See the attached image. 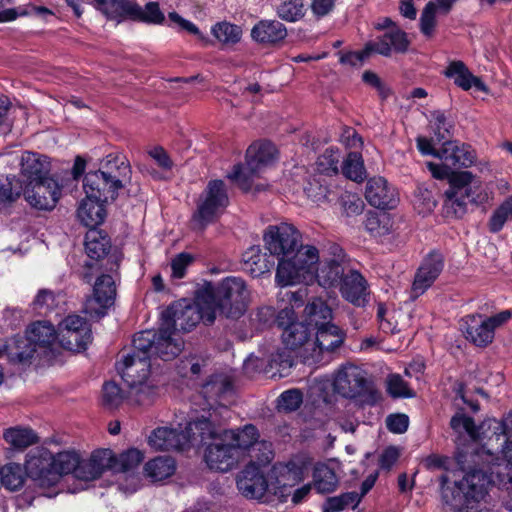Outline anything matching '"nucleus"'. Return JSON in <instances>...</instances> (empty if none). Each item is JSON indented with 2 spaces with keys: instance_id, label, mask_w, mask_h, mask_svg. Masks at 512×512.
I'll return each instance as SVG.
<instances>
[{
  "instance_id": "obj_1",
  "label": "nucleus",
  "mask_w": 512,
  "mask_h": 512,
  "mask_svg": "<svg viewBox=\"0 0 512 512\" xmlns=\"http://www.w3.org/2000/svg\"><path fill=\"white\" fill-rule=\"evenodd\" d=\"M263 241L266 250L278 259L275 279L280 286L297 284L299 277L311 271L312 265L318 261V249L303 246L301 234L292 224L269 225L264 231Z\"/></svg>"
},
{
  "instance_id": "obj_2",
  "label": "nucleus",
  "mask_w": 512,
  "mask_h": 512,
  "mask_svg": "<svg viewBox=\"0 0 512 512\" xmlns=\"http://www.w3.org/2000/svg\"><path fill=\"white\" fill-rule=\"evenodd\" d=\"M233 394L234 384L229 376L222 373L210 375L200 389L204 414L187 422L189 437L195 438L194 434H200L201 439L215 436L220 431L217 426L226 425L231 417L229 404Z\"/></svg>"
},
{
  "instance_id": "obj_3",
  "label": "nucleus",
  "mask_w": 512,
  "mask_h": 512,
  "mask_svg": "<svg viewBox=\"0 0 512 512\" xmlns=\"http://www.w3.org/2000/svg\"><path fill=\"white\" fill-rule=\"evenodd\" d=\"M156 340L157 330L136 333L132 340V352L124 355L122 361L116 364L122 380L130 389L135 390L139 403L152 400L156 394V387L147 384Z\"/></svg>"
},
{
  "instance_id": "obj_4",
  "label": "nucleus",
  "mask_w": 512,
  "mask_h": 512,
  "mask_svg": "<svg viewBox=\"0 0 512 512\" xmlns=\"http://www.w3.org/2000/svg\"><path fill=\"white\" fill-rule=\"evenodd\" d=\"M201 303L209 311L208 319L215 322L217 315L237 320L247 310V286L241 277L228 276L216 285L206 281L200 287Z\"/></svg>"
},
{
  "instance_id": "obj_5",
  "label": "nucleus",
  "mask_w": 512,
  "mask_h": 512,
  "mask_svg": "<svg viewBox=\"0 0 512 512\" xmlns=\"http://www.w3.org/2000/svg\"><path fill=\"white\" fill-rule=\"evenodd\" d=\"M131 178L129 162L120 156L108 155L101 168L84 175L83 189L87 197L104 203L113 202L118 191L124 187L123 181Z\"/></svg>"
},
{
  "instance_id": "obj_6",
  "label": "nucleus",
  "mask_w": 512,
  "mask_h": 512,
  "mask_svg": "<svg viewBox=\"0 0 512 512\" xmlns=\"http://www.w3.org/2000/svg\"><path fill=\"white\" fill-rule=\"evenodd\" d=\"M58 339V332L50 321H36L25 335L0 338V358L12 364H30L37 347L49 348Z\"/></svg>"
},
{
  "instance_id": "obj_7",
  "label": "nucleus",
  "mask_w": 512,
  "mask_h": 512,
  "mask_svg": "<svg viewBox=\"0 0 512 512\" xmlns=\"http://www.w3.org/2000/svg\"><path fill=\"white\" fill-rule=\"evenodd\" d=\"M289 306L281 309L274 319V324L282 330L281 338L284 346L290 350H297L302 346H311L313 331L302 319L298 320L295 308L303 305V294L301 291L287 294Z\"/></svg>"
},
{
  "instance_id": "obj_8",
  "label": "nucleus",
  "mask_w": 512,
  "mask_h": 512,
  "mask_svg": "<svg viewBox=\"0 0 512 512\" xmlns=\"http://www.w3.org/2000/svg\"><path fill=\"white\" fill-rule=\"evenodd\" d=\"M229 204L225 182L221 179H212L199 197L191 222L195 228L205 230L220 219Z\"/></svg>"
},
{
  "instance_id": "obj_9",
  "label": "nucleus",
  "mask_w": 512,
  "mask_h": 512,
  "mask_svg": "<svg viewBox=\"0 0 512 512\" xmlns=\"http://www.w3.org/2000/svg\"><path fill=\"white\" fill-rule=\"evenodd\" d=\"M512 317V310H503L495 315L484 317L482 314H469L461 320V332L464 338L476 347L485 348L495 337V330Z\"/></svg>"
},
{
  "instance_id": "obj_10",
  "label": "nucleus",
  "mask_w": 512,
  "mask_h": 512,
  "mask_svg": "<svg viewBox=\"0 0 512 512\" xmlns=\"http://www.w3.org/2000/svg\"><path fill=\"white\" fill-rule=\"evenodd\" d=\"M335 392L347 399H357L368 396V403L376 401V391L373 383L368 380L365 372L356 366L339 370L333 382Z\"/></svg>"
},
{
  "instance_id": "obj_11",
  "label": "nucleus",
  "mask_w": 512,
  "mask_h": 512,
  "mask_svg": "<svg viewBox=\"0 0 512 512\" xmlns=\"http://www.w3.org/2000/svg\"><path fill=\"white\" fill-rule=\"evenodd\" d=\"M92 339L91 324L79 315H68L59 323L58 340L65 350L85 351Z\"/></svg>"
},
{
  "instance_id": "obj_12",
  "label": "nucleus",
  "mask_w": 512,
  "mask_h": 512,
  "mask_svg": "<svg viewBox=\"0 0 512 512\" xmlns=\"http://www.w3.org/2000/svg\"><path fill=\"white\" fill-rule=\"evenodd\" d=\"M200 287L195 291L194 303H186V300L170 304L164 310H170V318L174 323L175 330L178 328L184 332L191 331L199 322L206 326L214 324L208 319L209 311L201 303Z\"/></svg>"
},
{
  "instance_id": "obj_13",
  "label": "nucleus",
  "mask_w": 512,
  "mask_h": 512,
  "mask_svg": "<svg viewBox=\"0 0 512 512\" xmlns=\"http://www.w3.org/2000/svg\"><path fill=\"white\" fill-rule=\"evenodd\" d=\"M221 430V426H217ZM207 439L214 440L210 443L204 453V460L211 470L219 472H228L232 470L238 463L239 454L230 443H226V439L219 431L215 436H207L201 444H204ZM196 443L195 445H199Z\"/></svg>"
},
{
  "instance_id": "obj_14",
  "label": "nucleus",
  "mask_w": 512,
  "mask_h": 512,
  "mask_svg": "<svg viewBox=\"0 0 512 512\" xmlns=\"http://www.w3.org/2000/svg\"><path fill=\"white\" fill-rule=\"evenodd\" d=\"M170 310H163L159 318L157 340L154 346V358L163 361L174 360L183 350L184 341L176 335L174 323L170 318Z\"/></svg>"
},
{
  "instance_id": "obj_15",
  "label": "nucleus",
  "mask_w": 512,
  "mask_h": 512,
  "mask_svg": "<svg viewBox=\"0 0 512 512\" xmlns=\"http://www.w3.org/2000/svg\"><path fill=\"white\" fill-rule=\"evenodd\" d=\"M309 462L302 457H294L285 463H277L273 466L275 476V489L273 494L278 495L281 502L286 501L285 490L298 485L305 479L308 472Z\"/></svg>"
},
{
  "instance_id": "obj_16",
  "label": "nucleus",
  "mask_w": 512,
  "mask_h": 512,
  "mask_svg": "<svg viewBox=\"0 0 512 512\" xmlns=\"http://www.w3.org/2000/svg\"><path fill=\"white\" fill-rule=\"evenodd\" d=\"M116 285L109 274L99 275L93 285L92 295L85 302V311L91 318L100 319L107 315L109 308L114 304Z\"/></svg>"
},
{
  "instance_id": "obj_17",
  "label": "nucleus",
  "mask_w": 512,
  "mask_h": 512,
  "mask_svg": "<svg viewBox=\"0 0 512 512\" xmlns=\"http://www.w3.org/2000/svg\"><path fill=\"white\" fill-rule=\"evenodd\" d=\"M61 196V186L56 178L50 176L24 186V198L28 204L38 210H52Z\"/></svg>"
},
{
  "instance_id": "obj_18",
  "label": "nucleus",
  "mask_w": 512,
  "mask_h": 512,
  "mask_svg": "<svg viewBox=\"0 0 512 512\" xmlns=\"http://www.w3.org/2000/svg\"><path fill=\"white\" fill-rule=\"evenodd\" d=\"M236 486L245 498L264 500L273 484L268 483L260 465L250 462L237 475Z\"/></svg>"
},
{
  "instance_id": "obj_19",
  "label": "nucleus",
  "mask_w": 512,
  "mask_h": 512,
  "mask_svg": "<svg viewBox=\"0 0 512 512\" xmlns=\"http://www.w3.org/2000/svg\"><path fill=\"white\" fill-rule=\"evenodd\" d=\"M24 468L28 477L39 482L40 486H54L55 475L53 453L45 447H36L26 456Z\"/></svg>"
},
{
  "instance_id": "obj_20",
  "label": "nucleus",
  "mask_w": 512,
  "mask_h": 512,
  "mask_svg": "<svg viewBox=\"0 0 512 512\" xmlns=\"http://www.w3.org/2000/svg\"><path fill=\"white\" fill-rule=\"evenodd\" d=\"M346 336V331L334 324L333 321L326 326L318 327V330L313 332L311 343L312 353L310 358L312 363H319L321 361L320 356L325 352H335L344 344Z\"/></svg>"
},
{
  "instance_id": "obj_21",
  "label": "nucleus",
  "mask_w": 512,
  "mask_h": 512,
  "mask_svg": "<svg viewBox=\"0 0 512 512\" xmlns=\"http://www.w3.org/2000/svg\"><path fill=\"white\" fill-rule=\"evenodd\" d=\"M444 268V256L439 250L430 251L423 259L412 283L413 298L421 296L430 288Z\"/></svg>"
},
{
  "instance_id": "obj_22",
  "label": "nucleus",
  "mask_w": 512,
  "mask_h": 512,
  "mask_svg": "<svg viewBox=\"0 0 512 512\" xmlns=\"http://www.w3.org/2000/svg\"><path fill=\"white\" fill-rule=\"evenodd\" d=\"M443 208L447 216L457 219L462 218L467 213V204L482 205L487 202L488 195L479 184L478 187L468 188L466 192H444Z\"/></svg>"
},
{
  "instance_id": "obj_23",
  "label": "nucleus",
  "mask_w": 512,
  "mask_h": 512,
  "mask_svg": "<svg viewBox=\"0 0 512 512\" xmlns=\"http://www.w3.org/2000/svg\"><path fill=\"white\" fill-rule=\"evenodd\" d=\"M365 198L371 206L383 211L396 208L399 202L397 189L381 176L368 180Z\"/></svg>"
},
{
  "instance_id": "obj_24",
  "label": "nucleus",
  "mask_w": 512,
  "mask_h": 512,
  "mask_svg": "<svg viewBox=\"0 0 512 512\" xmlns=\"http://www.w3.org/2000/svg\"><path fill=\"white\" fill-rule=\"evenodd\" d=\"M302 189L306 197L316 204H331L338 199V189L331 178L321 173L308 174L303 178Z\"/></svg>"
},
{
  "instance_id": "obj_25",
  "label": "nucleus",
  "mask_w": 512,
  "mask_h": 512,
  "mask_svg": "<svg viewBox=\"0 0 512 512\" xmlns=\"http://www.w3.org/2000/svg\"><path fill=\"white\" fill-rule=\"evenodd\" d=\"M310 270L299 277L297 284L316 279L318 284L324 288H335L339 286L346 274L343 264L336 259L318 260Z\"/></svg>"
},
{
  "instance_id": "obj_26",
  "label": "nucleus",
  "mask_w": 512,
  "mask_h": 512,
  "mask_svg": "<svg viewBox=\"0 0 512 512\" xmlns=\"http://www.w3.org/2000/svg\"><path fill=\"white\" fill-rule=\"evenodd\" d=\"M195 438L189 437L187 426L181 432L168 427H158L154 429L148 437V444L160 451H169L172 449H180L183 444L202 443L205 438L201 439L200 434H194Z\"/></svg>"
},
{
  "instance_id": "obj_27",
  "label": "nucleus",
  "mask_w": 512,
  "mask_h": 512,
  "mask_svg": "<svg viewBox=\"0 0 512 512\" xmlns=\"http://www.w3.org/2000/svg\"><path fill=\"white\" fill-rule=\"evenodd\" d=\"M367 43L372 49V53L390 57L393 53L405 54L409 49L411 41L403 29L395 27V29L387 30L375 40L368 41Z\"/></svg>"
},
{
  "instance_id": "obj_28",
  "label": "nucleus",
  "mask_w": 512,
  "mask_h": 512,
  "mask_svg": "<svg viewBox=\"0 0 512 512\" xmlns=\"http://www.w3.org/2000/svg\"><path fill=\"white\" fill-rule=\"evenodd\" d=\"M342 297L357 307H364L368 302V283L363 275L350 269L339 284Z\"/></svg>"
},
{
  "instance_id": "obj_29",
  "label": "nucleus",
  "mask_w": 512,
  "mask_h": 512,
  "mask_svg": "<svg viewBox=\"0 0 512 512\" xmlns=\"http://www.w3.org/2000/svg\"><path fill=\"white\" fill-rule=\"evenodd\" d=\"M96 9L108 20L122 23L135 21L138 3L136 0H95Z\"/></svg>"
},
{
  "instance_id": "obj_30",
  "label": "nucleus",
  "mask_w": 512,
  "mask_h": 512,
  "mask_svg": "<svg viewBox=\"0 0 512 512\" xmlns=\"http://www.w3.org/2000/svg\"><path fill=\"white\" fill-rule=\"evenodd\" d=\"M287 37L286 26L277 20H260L251 30V38L262 45L277 46Z\"/></svg>"
},
{
  "instance_id": "obj_31",
  "label": "nucleus",
  "mask_w": 512,
  "mask_h": 512,
  "mask_svg": "<svg viewBox=\"0 0 512 512\" xmlns=\"http://www.w3.org/2000/svg\"><path fill=\"white\" fill-rule=\"evenodd\" d=\"M443 74L446 78L453 79L454 84L464 91H468L472 87L480 92L488 91V87L483 80L473 75L463 61H451L443 71Z\"/></svg>"
},
{
  "instance_id": "obj_32",
  "label": "nucleus",
  "mask_w": 512,
  "mask_h": 512,
  "mask_svg": "<svg viewBox=\"0 0 512 512\" xmlns=\"http://www.w3.org/2000/svg\"><path fill=\"white\" fill-rule=\"evenodd\" d=\"M440 154L442 161L457 168L471 167L476 161V153L472 146L457 141L444 142Z\"/></svg>"
},
{
  "instance_id": "obj_33",
  "label": "nucleus",
  "mask_w": 512,
  "mask_h": 512,
  "mask_svg": "<svg viewBox=\"0 0 512 512\" xmlns=\"http://www.w3.org/2000/svg\"><path fill=\"white\" fill-rule=\"evenodd\" d=\"M21 176L23 185H31L36 181L50 177V167L46 158H42L39 154L26 152L22 156Z\"/></svg>"
},
{
  "instance_id": "obj_34",
  "label": "nucleus",
  "mask_w": 512,
  "mask_h": 512,
  "mask_svg": "<svg viewBox=\"0 0 512 512\" xmlns=\"http://www.w3.org/2000/svg\"><path fill=\"white\" fill-rule=\"evenodd\" d=\"M275 145L268 141H259L251 144L246 151V165L250 174L257 173L263 166L270 164L276 156Z\"/></svg>"
},
{
  "instance_id": "obj_35",
  "label": "nucleus",
  "mask_w": 512,
  "mask_h": 512,
  "mask_svg": "<svg viewBox=\"0 0 512 512\" xmlns=\"http://www.w3.org/2000/svg\"><path fill=\"white\" fill-rule=\"evenodd\" d=\"M275 265L273 256L262 252L260 246L249 247L242 255V268L252 277H260Z\"/></svg>"
},
{
  "instance_id": "obj_36",
  "label": "nucleus",
  "mask_w": 512,
  "mask_h": 512,
  "mask_svg": "<svg viewBox=\"0 0 512 512\" xmlns=\"http://www.w3.org/2000/svg\"><path fill=\"white\" fill-rule=\"evenodd\" d=\"M302 319L314 332L333 321V310L325 300L315 297L306 304Z\"/></svg>"
},
{
  "instance_id": "obj_37",
  "label": "nucleus",
  "mask_w": 512,
  "mask_h": 512,
  "mask_svg": "<svg viewBox=\"0 0 512 512\" xmlns=\"http://www.w3.org/2000/svg\"><path fill=\"white\" fill-rule=\"evenodd\" d=\"M106 204L96 199L85 197L77 209V216L81 223L91 229L101 225L107 216Z\"/></svg>"
},
{
  "instance_id": "obj_38",
  "label": "nucleus",
  "mask_w": 512,
  "mask_h": 512,
  "mask_svg": "<svg viewBox=\"0 0 512 512\" xmlns=\"http://www.w3.org/2000/svg\"><path fill=\"white\" fill-rule=\"evenodd\" d=\"M221 426V433L224 438L231 440L229 442L240 455L241 451H246L258 442L260 437L257 427L253 424H246L242 429L229 430Z\"/></svg>"
},
{
  "instance_id": "obj_39",
  "label": "nucleus",
  "mask_w": 512,
  "mask_h": 512,
  "mask_svg": "<svg viewBox=\"0 0 512 512\" xmlns=\"http://www.w3.org/2000/svg\"><path fill=\"white\" fill-rule=\"evenodd\" d=\"M85 249L91 259H103L111 249L110 238L101 230L91 229L85 236Z\"/></svg>"
},
{
  "instance_id": "obj_40",
  "label": "nucleus",
  "mask_w": 512,
  "mask_h": 512,
  "mask_svg": "<svg viewBox=\"0 0 512 512\" xmlns=\"http://www.w3.org/2000/svg\"><path fill=\"white\" fill-rule=\"evenodd\" d=\"M339 479L334 471L326 463L319 462L313 469V485L318 493H332L338 487Z\"/></svg>"
},
{
  "instance_id": "obj_41",
  "label": "nucleus",
  "mask_w": 512,
  "mask_h": 512,
  "mask_svg": "<svg viewBox=\"0 0 512 512\" xmlns=\"http://www.w3.org/2000/svg\"><path fill=\"white\" fill-rule=\"evenodd\" d=\"M26 471L20 464L9 462L2 465L0 471V488L4 487L9 491L20 490L26 479Z\"/></svg>"
},
{
  "instance_id": "obj_42",
  "label": "nucleus",
  "mask_w": 512,
  "mask_h": 512,
  "mask_svg": "<svg viewBox=\"0 0 512 512\" xmlns=\"http://www.w3.org/2000/svg\"><path fill=\"white\" fill-rule=\"evenodd\" d=\"M3 438L17 450H24L39 442L38 435L29 427H10L4 431Z\"/></svg>"
},
{
  "instance_id": "obj_43",
  "label": "nucleus",
  "mask_w": 512,
  "mask_h": 512,
  "mask_svg": "<svg viewBox=\"0 0 512 512\" xmlns=\"http://www.w3.org/2000/svg\"><path fill=\"white\" fill-rule=\"evenodd\" d=\"M145 472L153 481H162L172 476L176 470V463L172 457L158 456L145 464Z\"/></svg>"
},
{
  "instance_id": "obj_44",
  "label": "nucleus",
  "mask_w": 512,
  "mask_h": 512,
  "mask_svg": "<svg viewBox=\"0 0 512 512\" xmlns=\"http://www.w3.org/2000/svg\"><path fill=\"white\" fill-rule=\"evenodd\" d=\"M80 454L75 450H67L53 454L55 484L60 477L72 473L74 476L80 460Z\"/></svg>"
},
{
  "instance_id": "obj_45",
  "label": "nucleus",
  "mask_w": 512,
  "mask_h": 512,
  "mask_svg": "<svg viewBox=\"0 0 512 512\" xmlns=\"http://www.w3.org/2000/svg\"><path fill=\"white\" fill-rule=\"evenodd\" d=\"M365 217V229L372 237H382L391 232L392 220L387 213L368 211Z\"/></svg>"
},
{
  "instance_id": "obj_46",
  "label": "nucleus",
  "mask_w": 512,
  "mask_h": 512,
  "mask_svg": "<svg viewBox=\"0 0 512 512\" xmlns=\"http://www.w3.org/2000/svg\"><path fill=\"white\" fill-rule=\"evenodd\" d=\"M430 123L434 136L438 142H447L453 136L455 124L449 120L442 110H434L430 112Z\"/></svg>"
},
{
  "instance_id": "obj_47",
  "label": "nucleus",
  "mask_w": 512,
  "mask_h": 512,
  "mask_svg": "<svg viewBox=\"0 0 512 512\" xmlns=\"http://www.w3.org/2000/svg\"><path fill=\"white\" fill-rule=\"evenodd\" d=\"M212 35L223 45H235L242 37V28L228 21H221L211 28Z\"/></svg>"
},
{
  "instance_id": "obj_48",
  "label": "nucleus",
  "mask_w": 512,
  "mask_h": 512,
  "mask_svg": "<svg viewBox=\"0 0 512 512\" xmlns=\"http://www.w3.org/2000/svg\"><path fill=\"white\" fill-rule=\"evenodd\" d=\"M360 504L357 492H344L338 496L326 498L322 505V512H341L347 507L356 509Z\"/></svg>"
},
{
  "instance_id": "obj_49",
  "label": "nucleus",
  "mask_w": 512,
  "mask_h": 512,
  "mask_svg": "<svg viewBox=\"0 0 512 512\" xmlns=\"http://www.w3.org/2000/svg\"><path fill=\"white\" fill-rule=\"evenodd\" d=\"M340 152L338 148L328 147L321 154L316 162V172L330 178L337 175L339 171Z\"/></svg>"
},
{
  "instance_id": "obj_50",
  "label": "nucleus",
  "mask_w": 512,
  "mask_h": 512,
  "mask_svg": "<svg viewBox=\"0 0 512 512\" xmlns=\"http://www.w3.org/2000/svg\"><path fill=\"white\" fill-rule=\"evenodd\" d=\"M24 196V185L16 176H7L0 179V204L13 203L20 196Z\"/></svg>"
},
{
  "instance_id": "obj_51",
  "label": "nucleus",
  "mask_w": 512,
  "mask_h": 512,
  "mask_svg": "<svg viewBox=\"0 0 512 512\" xmlns=\"http://www.w3.org/2000/svg\"><path fill=\"white\" fill-rule=\"evenodd\" d=\"M342 173L352 181L362 182L366 174L362 155L357 152L348 153L342 164Z\"/></svg>"
},
{
  "instance_id": "obj_52",
  "label": "nucleus",
  "mask_w": 512,
  "mask_h": 512,
  "mask_svg": "<svg viewBox=\"0 0 512 512\" xmlns=\"http://www.w3.org/2000/svg\"><path fill=\"white\" fill-rule=\"evenodd\" d=\"M511 218L512 194L493 211L488 221V230L494 234L499 233Z\"/></svg>"
},
{
  "instance_id": "obj_53",
  "label": "nucleus",
  "mask_w": 512,
  "mask_h": 512,
  "mask_svg": "<svg viewBox=\"0 0 512 512\" xmlns=\"http://www.w3.org/2000/svg\"><path fill=\"white\" fill-rule=\"evenodd\" d=\"M165 15L160 9L158 2L150 1L142 8L139 4L134 22L145 23L148 25H163L165 23Z\"/></svg>"
},
{
  "instance_id": "obj_54",
  "label": "nucleus",
  "mask_w": 512,
  "mask_h": 512,
  "mask_svg": "<svg viewBox=\"0 0 512 512\" xmlns=\"http://www.w3.org/2000/svg\"><path fill=\"white\" fill-rule=\"evenodd\" d=\"M277 16L287 22H296L305 14L303 0H285L277 7Z\"/></svg>"
},
{
  "instance_id": "obj_55",
  "label": "nucleus",
  "mask_w": 512,
  "mask_h": 512,
  "mask_svg": "<svg viewBox=\"0 0 512 512\" xmlns=\"http://www.w3.org/2000/svg\"><path fill=\"white\" fill-rule=\"evenodd\" d=\"M31 305L38 315L48 316L57 306L56 295L50 289H40Z\"/></svg>"
},
{
  "instance_id": "obj_56",
  "label": "nucleus",
  "mask_w": 512,
  "mask_h": 512,
  "mask_svg": "<svg viewBox=\"0 0 512 512\" xmlns=\"http://www.w3.org/2000/svg\"><path fill=\"white\" fill-rule=\"evenodd\" d=\"M295 350H290L286 346L284 348L277 349L270 355L268 365L271 369H276L280 375L289 370L294 365Z\"/></svg>"
},
{
  "instance_id": "obj_57",
  "label": "nucleus",
  "mask_w": 512,
  "mask_h": 512,
  "mask_svg": "<svg viewBox=\"0 0 512 512\" xmlns=\"http://www.w3.org/2000/svg\"><path fill=\"white\" fill-rule=\"evenodd\" d=\"M436 14V5L432 2H427L421 12L419 29L420 32L428 39L432 38L435 33L437 26Z\"/></svg>"
},
{
  "instance_id": "obj_58",
  "label": "nucleus",
  "mask_w": 512,
  "mask_h": 512,
  "mask_svg": "<svg viewBox=\"0 0 512 512\" xmlns=\"http://www.w3.org/2000/svg\"><path fill=\"white\" fill-rule=\"evenodd\" d=\"M124 400L120 386L114 381H106L102 387V404L108 409L118 408Z\"/></svg>"
},
{
  "instance_id": "obj_59",
  "label": "nucleus",
  "mask_w": 512,
  "mask_h": 512,
  "mask_svg": "<svg viewBox=\"0 0 512 512\" xmlns=\"http://www.w3.org/2000/svg\"><path fill=\"white\" fill-rule=\"evenodd\" d=\"M143 459L144 455L140 450L130 448L116 456L115 472H128L136 468Z\"/></svg>"
},
{
  "instance_id": "obj_60",
  "label": "nucleus",
  "mask_w": 512,
  "mask_h": 512,
  "mask_svg": "<svg viewBox=\"0 0 512 512\" xmlns=\"http://www.w3.org/2000/svg\"><path fill=\"white\" fill-rule=\"evenodd\" d=\"M474 178L475 175L470 171L453 169L448 179L449 188L447 190L466 192L468 188L478 187V185H473Z\"/></svg>"
},
{
  "instance_id": "obj_61",
  "label": "nucleus",
  "mask_w": 512,
  "mask_h": 512,
  "mask_svg": "<svg viewBox=\"0 0 512 512\" xmlns=\"http://www.w3.org/2000/svg\"><path fill=\"white\" fill-rule=\"evenodd\" d=\"M88 460L98 468L100 475L106 470L115 471L116 455L110 449H97L92 452Z\"/></svg>"
},
{
  "instance_id": "obj_62",
  "label": "nucleus",
  "mask_w": 512,
  "mask_h": 512,
  "mask_svg": "<svg viewBox=\"0 0 512 512\" xmlns=\"http://www.w3.org/2000/svg\"><path fill=\"white\" fill-rule=\"evenodd\" d=\"M387 392L392 398H414L416 393L399 374H392L387 381Z\"/></svg>"
},
{
  "instance_id": "obj_63",
  "label": "nucleus",
  "mask_w": 512,
  "mask_h": 512,
  "mask_svg": "<svg viewBox=\"0 0 512 512\" xmlns=\"http://www.w3.org/2000/svg\"><path fill=\"white\" fill-rule=\"evenodd\" d=\"M303 402L301 390L293 388L282 392L277 398V407L286 412L296 411Z\"/></svg>"
},
{
  "instance_id": "obj_64",
  "label": "nucleus",
  "mask_w": 512,
  "mask_h": 512,
  "mask_svg": "<svg viewBox=\"0 0 512 512\" xmlns=\"http://www.w3.org/2000/svg\"><path fill=\"white\" fill-rule=\"evenodd\" d=\"M32 11L38 14H51L52 12L46 7H15L0 10V23L10 22L16 20L20 16H26L32 13Z\"/></svg>"
}]
</instances>
